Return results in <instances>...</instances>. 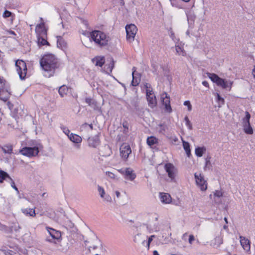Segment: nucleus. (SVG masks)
Returning a JSON list of instances; mask_svg holds the SVG:
<instances>
[{
	"instance_id": "nucleus-2",
	"label": "nucleus",
	"mask_w": 255,
	"mask_h": 255,
	"mask_svg": "<svg viewBox=\"0 0 255 255\" xmlns=\"http://www.w3.org/2000/svg\"><path fill=\"white\" fill-rule=\"evenodd\" d=\"M91 38L100 46L107 45L110 38L104 32L100 30H94L91 33Z\"/></svg>"
},
{
	"instance_id": "nucleus-11",
	"label": "nucleus",
	"mask_w": 255,
	"mask_h": 255,
	"mask_svg": "<svg viewBox=\"0 0 255 255\" xmlns=\"http://www.w3.org/2000/svg\"><path fill=\"white\" fill-rule=\"evenodd\" d=\"M119 171L124 174L125 178L130 181H133L136 177V175L133 173V170L130 168H127L125 169H121Z\"/></svg>"
},
{
	"instance_id": "nucleus-18",
	"label": "nucleus",
	"mask_w": 255,
	"mask_h": 255,
	"mask_svg": "<svg viewBox=\"0 0 255 255\" xmlns=\"http://www.w3.org/2000/svg\"><path fill=\"white\" fill-rule=\"evenodd\" d=\"M47 230L53 239L58 240L61 238V234L60 231L49 227L47 228Z\"/></svg>"
},
{
	"instance_id": "nucleus-52",
	"label": "nucleus",
	"mask_w": 255,
	"mask_h": 255,
	"mask_svg": "<svg viewBox=\"0 0 255 255\" xmlns=\"http://www.w3.org/2000/svg\"><path fill=\"white\" fill-rule=\"evenodd\" d=\"M185 125L186 126V127L189 129H191L192 127V124L190 122V121H187V122L185 123Z\"/></svg>"
},
{
	"instance_id": "nucleus-4",
	"label": "nucleus",
	"mask_w": 255,
	"mask_h": 255,
	"mask_svg": "<svg viewBox=\"0 0 255 255\" xmlns=\"http://www.w3.org/2000/svg\"><path fill=\"white\" fill-rule=\"evenodd\" d=\"M125 28L127 40L130 42L133 41L137 31L136 26L133 24H130L127 25Z\"/></svg>"
},
{
	"instance_id": "nucleus-63",
	"label": "nucleus",
	"mask_w": 255,
	"mask_h": 255,
	"mask_svg": "<svg viewBox=\"0 0 255 255\" xmlns=\"http://www.w3.org/2000/svg\"><path fill=\"white\" fill-rule=\"evenodd\" d=\"M228 227L227 225H224L223 226V229H225V230H227V229H228Z\"/></svg>"
},
{
	"instance_id": "nucleus-10",
	"label": "nucleus",
	"mask_w": 255,
	"mask_h": 255,
	"mask_svg": "<svg viewBox=\"0 0 255 255\" xmlns=\"http://www.w3.org/2000/svg\"><path fill=\"white\" fill-rule=\"evenodd\" d=\"M161 101L162 104L164 106L165 110L170 113L172 112V108L170 106V101L169 97L168 96L166 93H163L161 95Z\"/></svg>"
},
{
	"instance_id": "nucleus-17",
	"label": "nucleus",
	"mask_w": 255,
	"mask_h": 255,
	"mask_svg": "<svg viewBox=\"0 0 255 255\" xmlns=\"http://www.w3.org/2000/svg\"><path fill=\"white\" fill-rule=\"evenodd\" d=\"M132 80L131 81V85L132 86H137L140 81V77L138 73H136V68L135 67L132 68Z\"/></svg>"
},
{
	"instance_id": "nucleus-28",
	"label": "nucleus",
	"mask_w": 255,
	"mask_h": 255,
	"mask_svg": "<svg viewBox=\"0 0 255 255\" xmlns=\"http://www.w3.org/2000/svg\"><path fill=\"white\" fill-rule=\"evenodd\" d=\"M146 142L149 146L152 147L154 145L158 142V139L155 137L151 136L147 137Z\"/></svg>"
},
{
	"instance_id": "nucleus-53",
	"label": "nucleus",
	"mask_w": 255,
	"mask_h": 255,
	"mask_svg": "<svg viewBox=\"0 0 255 255\" xmlns=\"http://www.w3.org/2000/svg\"><path fill=\"white\" fill-rule=\"evenodd\" d=\"M114 67V61L113 59L112 60L111 63L109 65L110 71L111 72Z\"/></svg>"
},
{
	"instance_id": "nucleus-39",
	"label": "nucleus",
	"mask_w": 255,
	"mask_h": 255,
	"mask_svg": "<svg viewBox=\"0 0 255 255\" xmlns=\"http://www.w3.org/2000/svg\"><path fill=\"white\" fill-rule=\"evenodd\" d=\"M182 0H170L171 4L177 8H182Z\"/></svg>"
},
{
	"instance_id": "nucleus-40",
	"label": "nucleus",
	"mask_w": 255,
	"mask_h": 255,
	"mask_svg": "<svg viewBox=\"0 0 255 255\" xmlns=\"http://www.w3.org/2000/svg\"><path fill=\"white\" fill-rule=\"evenodd\" d=\"M175 49L176 51V53L179 55H184V51L183 50V47L181 45H175Z\"/></svg>"
},
{
	"instance_id": "nucleus-7",
	"label": "nucleus",
	"mask_w": 255,
	"mask_h": 255,
	"mask_svg": "<svg viewBox=\"0 0 255 255\" xmlns=\"http://www.w3.org/2000/svg\"><path fill=\"white\" fill-rule=\"evenodd\" d=\"M61 224L63 227L71 234L76 233L77 230L74 224L68 218H65L63 219Z\"/></svg>"
},
{
	"instance_id": "nucleus-1",
	"label": "nucleus",
	"mask_w": 255,
	"mask_h": 255,
	"mask_svg": "<svg viewBox=\"0 0 255 255\" xmlns=\"http://www.w3.org/2000/svg\"><path fill=\"white\" fill-rule=\"evenodd\" d=\"M39 63L45 72L44 76L47 77L53 76L56 70L61 66L59 59L52 54L44 55L40 59Z\"/></svg>"
},
{
	"instance_id": "nucleus-32",
	"label": "nucleus",
	"mask_w": 255,
	"mask_h": 255,
	"mask_svg": "<svg viewBox=\"0 0 255 255\" xmlns=\"http://www.w3.org/2000/svg\"><path fill=\"white\" fill-rule=\"evenodd\" d=\"M206 150V149L204 146L197 147L195 148V153L197 156L201 157Z\"/></svg>"
},
{
	"instance_id": "nucleus-44",
	"label": "nucleus",
	"mask_w": 255,
	"mask_h": 255,
	"mask_svg": "<svg viewBox=\"0 0 255 255\" xmlns=\"http://www.w3.org/2000/svg\"><path fill=\"white\" fill-rule=\"evenodd\" d=\"M12 12H11L10 11L7 10H5L3 12V14H2V16L4 18H7V17L12 16Z\"/></svg>"
},
{
	"instance_id": "nucleus-55",
	"label": "nucleus",
	"mask_w": 255,
	"mask_h": 255,
	"mask_svg": "<svg viewBox=\"0 0 255 255\" xmlns=\"http://www.w3.org/2000/svg\"><path fill=\"white\" fill-rule=\"evenodd\" d=\"M202 84H203L204 86H205V87H208H208H209V83H208V82L207 81H203V82H202Z\"/></svg>"
},
{
	"instance_id": "nucleus-58",
	"label": "nucleus",
	"mask_w": 255,
	"mask_h": 255,
	"mask_svg": "<svg viewBox=\"0 0 255 255\" xmlns=\"http://www.w3.org/2000/svg\"><path fill=\"white\" fill-rule=\"evenodd\" d=\"M252 74L253 76V77L255 79V65L254 66V68L252 70Z\"/></svg>"
},
{
	"instance_id": "nucleus-21",
	"label": "nucleus",
	"mask_w": 255,
	"mask_h": 255,
	"mask_svg": "<svg viewBox=\"0 0 255 255\" xmlns=\"http://www.w3.org/2000/svg\"><path fill=\"white\" fill-rule=\"evenodd\" d=\"M68 137L71 141L75 143H81L82 140L81 136L73 133H71L69 135H68Z\"/></svg>"
},
{
	"instance_id": "nucleus-22",
	"label": "nucleus",
	"mask_w": 255,
	"mask_h": 255,
	"mask_svg": "<svg viewBox=\"0 0 255 255\" xmlns=\"http://www.w3.org/2000/svg\"><path fill=\"white\" fill-rule=\"evenodd\" d=\"M147 100L148 102V106L151 108L156 106L157 102L155 96L153 94L151 96L146 97Z\"/></svg>"
},
{
	"instance_id": "nucleus-56",
	"label": "nucleus",
	"mask_w": 255,
	"mask_h": 255,
	"mask_svg": "<svg viewBox=\"0 0 255 255\" xmlns=\"http://www.w3.org/2000/svg\"><path fill=\"white\" fill-rule=\"evenodd\" d=\"M7 33L9 34H11V35H16V33L14 31H12V30H7Z\"/></svg>"
},
{
	"instance_id": "nucleus-61",
	"label": "nucleus",
	"mask_w": 255,
	"mask_h": 255,
	"mask_svg": "<svg viewBox=\"0 0 255 255\" xmlns=\"http://www.w3.org/2000/svg\"><path fill=\"white\" fill-rule=\"evenodd\" d=\"M5 228V226L3 225H0V230H3Z\"/></svg>"
},
{
	"instance_id": "nucleus-48",
	"label": "nucleus",
	"mask_w": 255,
	"mask_h": 255,
	"mask_svg": "<svg viewBox=\"0 0 255 255\" xmlns=\"http://www.w3.org/2000/svg\"><path fill=\"white\" fill-rule=\"evenodd\" d=\"M62 129L63 130V132L67 136L68 135H69L71 133L69 129L66 127H63L62 128Z\"/></svg>"
},
{
	"instance_id": "nucleus-9",
	"label": "nucleus",
	"mask_w": 255,
	"mask_h": 255,
	"mask_svg": "<svg viewBox=\"0 0 255 255\" xmlns=\"http://www.w3.org/2000/svg\"><path fill=\"white\" fill-rule=\"evenodd\" d=\"M120 150V155L124 160H127L128 158L129 154L131 152L130 146L127 144H122Z\"/></svg>"
},
{
	"instance_id": "nucleus-24",
	"label": "nucleus",
	"mask_w": 255,
	"mask_h": 255,
	"mask_svg": "<svg viewBox=\"0 0 255 255\" xmlns=\"http://www.w3.org/2000/svg\"><path fill=\"white\" fill-rule=\"evenodd\" d=\"M85 102L94 110H96L98 108L97 102L91 98H86Z\"/></svg>"
},
{
	"instance_id": "nucleus-34",
	"label": "nucleus",
	"mask_w": 255,
	"mask_h": 255,
	"mask_svg": "<svg viewBox=\"0 0 255 255\" xmlns=\"http://www.w3.org/2000/svg\"><path fill=\"white\" fill-rule=\"evenodd\" d=\"M46 36H42L37 37V42L39 45H49L48 42L45 39Z\"/></svg>"
},
{
	"instance_id": "nucleus-19",
	"label": "nucleus",
	"mask_w": 255,
	"mask_h": 255,
	"mask_svg": "<svg viewBox=\"0 0 255 255\" xmlns=\"http://www.w3.org/2000/svg\"><path fill=\"white\" fill-rule=\"evenodd\" d=\"M160 198L161 202L164 204H169L172 200L170 194L166 193H160Z\"/></svg>"
},
{
	"instance_id": "nucleus-45",
	"label": "nucleus",
	"mask_w": 255,
	"mask_h": 255,
	"mask_svg": "<svg viewBox=\"0 0 255 255\" xmlns=\"http://www.w3.org/2000/svg\"><path fill=\"white\" fill-rule=\"evenodd\" d=\"M217 99L219 103H221L222 105L224 104L225 101L224 98L221 97L218 93H217Z\"/></svg>"
},
{
	"instance_id": "nucleus-12",
	"label": "nucleus",
	"mask_w": 255,
	"mask_h": 255,
	"mask_svg": "<svg viewBox=\"0 0 255 255\" xmlns=\"http://www.w3.org/2000/svg\"><path fill=\"white\" fill-rule=\"evenodd\" d=\"M240 244L243 249L246 252L250 251L251 243L249 240L244 236H240Z\"/></svg>"
},
{
	"instance_id": "nucleus-27",
	"label": "nucleus",
	"mask_w": 255,
	"mask_h": 255,
	"mask_svg": "<svg viewBox=\"0 0 255 255\" xmlns=\"http://www.w3.org/2000/svg\"><path fill=\"white\" fill-rule=\"evenodd\" d=\"M223 243L222 239L220 237H216L214 240L212 241L211 245L214 248L219 247Z\"/></svg>"
},
{
	"instance_id": "nucleus-41",
	"label": "nucleus",
	"mask_w": 255,
	"mask_h": 255,
	"mask_svg": "<svg viewBox=\"0 0 255 255\" xmlns=\"http://www.w3.org/2000/svg\"><path fill=\"white\" fill-rule=\"evenodd\" d=\"M98 191L100 197L101 198H104V196L105 195L106 193L104 188L100 185H98Z\"/></svg>"
},
{
	"instance_id": "nucleus-38",
	"label": "nucleus",
	"mask_w": 255,
	"mask_h": 255,
	"mask_svg": "<svg viewBox=\"0 0 255 255\" xmlns=\"http://www.w3.org/2000/svg\"><path fill=\"white\" fill-rule=\"evenodd\" d=\"M155 237L156 236L155 235L150 236V237H149L148 238L147 241H143L142 242V245L143 246H145L147 248V249L148 250L149 249V246H150V244L151 242L152 241L153 238H155Z\"/></svg>"
},
{
	"instance_id": "nucleus-25",
	"label": "nucleus",
	"mask_w": 255,
	"mask_h": 255,
	"mask_svg": "<svg viewBox=\"0 0 255 255\" xmlns=\"http://www.w3.org/2000/svg\"><path fill=\"white\" fill-rule=\"evenodd\" d=\"M93 61L95 63L96 66L102 67L105 63V58L104 57H97L93 59Z\"/></svg>"
},
{
	"instance_id": "nucleus-43",
	"label": "nucleus",
	"mask_w": 255,
	"mask_h": 255,
	"mask_svg": "<svg viewBox=\"0 0 255 255\" xmlns=\"http://www.w3.org/2000/svg\"><path fill=\"white\" fill-rule=\"evenodd\" d=\"M147 228L149 231L150 233L152 232L153 231L156 232V231H158V226H155V225L154 226V228H151V225H148L147 226Z\"/></svg>"
},
{
	"instance_id": "nucleus-23",
	"label": "nucleus",
	"mask_w": 255,
	"mask_h": 255,
	"mask_svg": "<svg viewBox=\"0 0 255 255\" xmlns=\"http://www.w3.org/2000/svg\"><path fill=\"white\" fill-rule=\"evenodd\" d=\"M10 93L3 90L0 91V99L4 102L7 101L9 98Z\"/></svg>"
},
{
	"instance_id": "nucleus-33",
	"label": "nucleus",
	"mask_w": 255,
	"mask_h": 255,
	"mask_svg": "<svg viewBox=\"0 0 255 255\" xmlns=\"http://www.w3.org/2000/svg\"><path fill=\"white\" fill-rule=\"evenodd\" d=\"M207 75L209 78L211 80V81L215 83L216 84H217L218 81L220 80L221 78L217 74L214 73H207Z\"/></svg>"
},
{
	"instance_id": "nucleus-29",
	"label": "nucleus",
	"mask_w": 255,
	"mask_h": 255,
	"mask_svg": "<svg viewBox=\"0 0 255 255\" xmlns=\"http://www.w3.org/2000/svg\"><path fill=\"white\" fill-rule=\"evenodd\" d=\"M68 91V87L65 85H62L59 87L58 93L61 97L63 98L67 95Z\"/></svg>"
},
{
	"instance_id": "nucleus-16",
	"label": "nucleus",
	"mask_w": 255,
	"mask_h": 255,
	"mask_svg": "<svg viewBox=\"0 0 255 255\" xmlns=\"http://www.w3.org/2000/svg\"><path fill=\"white\" fill-rule=\"evenodd\" d=\"M35 32L37 37L46 36V30L44 27V23H41L37 24L35 27Z\"/></svg>"
},
{
	"instance_id": "nucleus-36",
	"label": "nucleus",
	"mask_w": 255,
	"mask_h": 255,
	"mask_svg": "<svg viewBox=\"0 0 255 255\" xmlns=\"http://www.w3.org/2000/svg\"><path fill=\"white\" fill-rule=\"evenodd\" d=\"M144 87L146 89V96H149L153 95L154 93L152 91V89L150 86V85L148 83L144 84Z\"/></svg>"
},
{
	"instance_id": "nucleus-13",
	"label": "nucleus",
	"mask_w": 255,
	"mask_h": 255,
	"mask_svg": "<svg viewBox=\"0 0 255 255\" xmlns=\"http://www.w3.org/2000/svg\"><path fill=\"white\" fill-rule=\"evenodd\" d=\"M166 172L168 173V177L172 180L175 178V167L171 163H167L164 166Z\"/></svg>"
},
{
	"instance_id": "nucleus-64",
	"label": "nucleus",
	"mask_w": 255,
	"mask_h": 255,
	"mask_svg": "<svg viewBox=\"0 0 255 255\" xmlns=\"http://www.w3.org/2000/svg\"><path fill=\"white\" fill-rule=\"evenodd\" d=\"M224 219V221H225L226 223L228 224V219H227V217H225Z\"/></svg>"
},
{
	"instance_id": "nucleus-50",
	"label": "nucleus",
	"mask_w": 255,
	"mask_h": 255,
	"mask_svg": "<svg viewBox=\"0 0 255 255\" xmlns=\"http://www.w3.org/2000/svg\"><path fill=\"white\" fill-rule=\"evenodd\" d=\"M169 35H170V37L172 38V39L173 40H174V41H175L176 38H175V34L173 32V31L171 30L169 32Z\"/></svg>"
},
{
	"instance_id": "nucleus-54",
	"label": "nucleus",
	"mask_w": 255,
	"mask_h": 255,
	"mask_svg": "<svg viewBox=\"0 0 255 255\" xmlns=\"http://www.w3.org/2000/svg\"><path fill=\"white\" fill-rule=\"evenodd\" d=\"M208 164H210V161L209 159H208L207 158H206V159L205 166L204 167L205 169H206V168H207V167L208 165Z\"/></svg>"
},
{
	"instance_id": "nucleus-20",
	"label": "nucleus",
	"mask_w": 255,
	"mask_h": 255,
	"mask_svg": "<svg viewBox=\"0 0 255 255\" xmlns=\"http://www.w3.org/2000/svg\"><path fill=\"white\" fill-rule=\"evenodd\" d=\"M57 47L62 50L67 47V43L61 36H56Z\"/></svg>"
},
{
	"instance_id": "nucleus-42",
	"label": "nucleus",
	"mask_w": 255,
	"mask_h": 255,
	"mask_svg": "<svg viewBox=\"0 0 255 255\" xmlns=\"http://www.w3.org/2000/svg\"><path fill=\"white\" fill-rule=\"evenodd\" d=\"M8 180L10 181V185L11 187L13 188L17 192V193H19L18 189L15 186L14 181L11 179V177H9Z\"/></svg>"
},
{
	"instance_id": "nucleus-15",
	"label": "nucleus",
	"mask_w": 255,
	"mask_h": 255,
	"mask_svg": "<svg viewBox=\"0 0 255 255\" xmlns=\"http://www.w3.org/2000/svg\"><path fill=\"white\" fill-rule=\"evenodd\" d=\"M88 143L89 146L93 148H96L100 143L99 136L95 135L89 137L88 139Z\"/></svg>"
},
{
	"instance_id": "nucleus-47",
	"label": "nucleus",
	"mask_w": 255,
	"mask_h": 255,
	"mask_svg": "<svg viewBox=\"0 0 255 255\" xmlns=\"http://www.w3.org/2000/svg\"><path fill=\"white\" fill-rule=\"evenodd\" d=\"M184 105L187 106L188 107V110L189 111H191L192 110V105L190 104V102L189 101H186L184 102Z\"/></svg>"
},
{
	"instance_id": "nucleus-59",
	"label": "nucleus",
	"mask_w": 255,
	"mask_h": 255,
	"mask_svg": "<svg viewBox=\"0 0 255 255\" xmlns=\"http://www.w3.org/2000/svg\"><path fill=\"white\" fill-rule=\"evenodd\" d=\"M115 193H116V195L117 197L118 198H119L120 196V195H121L120 192L118 191H116Z\"/></svg>"
},
{
	"instance_id": "nucleus-62",
	"label": "nucleus",
	"mask_w": 255,
	"mask_h": 255,
	"mask_svg": "<svg viewBox=\"0 0 255 255\" xmlns=\"http://www.w3.org/2000/svg\"><path fill=\"white\" fill-rule=\"evenodd\" d=\"M184 120L185 121V123L187 122V121H190L189 119H188V117L186 116L184 118Z\"/></svg>"
},
{
	"instance_id": "nucleus-26",
	"label": "nucleus",
	"mask_w": 255,
	"mask_h": 255,
	"mask_svg": "<svg viewBox=\"0 0 255 255\" xmlns=\"http://www.w3.org/2000/svg\"><path fill=\"white\" fill-rule=\"evenodd\" d=\"M214 201L217 204H220L221 202V197L223 194L221 191L216 190L214 194Z\"/></svg>"
},
{
	"instance_id": "nucleus-57",
	"label": "nucleus",
	"mask_w": 255,
	"mask_h": 255,
	"mask_svg": "<svg viewBox=\"0 0 255 255\" xmlns=\"http://www.w3.org/2000/svg\"><path fill=\"white\" fill-rule=\"evenodd\" d=\"M123 127L125 129H128V123L127 122L123 123Z\"/></svg>"
},
{
	"instance_id": "nucleus-3",
	"label": "nucleus",
	"mask_w": 255,
	"mask_h": 255,
	"mask_svg": "<svg viewBox=\"0 0 255 255\" xmlns=\"http://www.w3.org/2000/svg\"><path fill=\"white\" fill-rule=\"evenodd\" d=\"M15 67L19 78L21 80L25 79L27 72V68L25 62L21 60H17L15 62Z\"/></svg>"
},
{
	"instance_id": "nucleus-8",
	"label": "nucleus",
	"mask_w": 255,
	"mask_h": 255,
	"mask_svg": "<svg viewBox=\"0 0 255 255\" xmlns=\"http://www.w3.org/2000/svg\"><path fill=\"white\" fill-rule=\"evenodd\" d=\"M195 178L197 185L200 188L202 191H205L207 188V184L204 180V176L201 174H194Z\"/></svg>"
},
{
	"instance_id": "nucleus-49",
	"label": "nucleus",
	"mask_w": 255,
	"mask_h": 255,
	"mask_svg": "<svg viewBox=\"0 0 255 255\" xmlns=\"http://www.w3.org/2000/svg\"><path fill=\"white\" fill-rule=\"evenodd\" d=\"M104 200L106 201L107 202H111L112 201V198L109 195H106L104 196V198H102Z\"/></svg>"
},
{
	"instance_id": "nucleus-30",
	"label": "nucleus",
	"mask_w": 255,
	"mask_h": 255,
	"mask_svg": "<svg viewBox=\"0 0 255 255\" xmlns=\"http://www.w3.org/2000/svg\"><path fill=\"white\" fill-rule=\"evenodd\" d=\"M22 212L27 216L34 217L35 215V210L32 208L22 209Z\"/></svg>"
},
{
	"instance_id": "nucleus-51",
	"label": "nucleus",
	"mask_w": 255,
	"mask_h": 255,
	"mask_svg": "<svg viewBox=\"0 0 255 255\" xmlns=\"http://www.w3.org/2000/svg\"><path fill=\"white\" fill-rule=\"evenodd\" d=\"M194 240H195V238H194V236L192 235H190L189 236V243L190 244H192V242L193 241H194Z\"/></svg>"
},
{
	"instance_id": "nucleus-35",
	"label": "nucleus",
	"mask_w": 255,
	"mask_h": 255,
	"mask_svg": "<svg viewBox=\"0 0 255 255\" xmlns=\"http://www.w3.org/2000/svg\"><path fill=\"white\" fill-rule=\"evenodd\" d=\"M183 146L187 156L190 157L191 154L189 143L185 141H183Z\"/></svg>"
},
{
	"instance_id": "nucleus-46",
	"label": "nucleus",
	"mask_w": 255,
	"mask_h": 255,
	"mask_svg": "<svg viewBox=\"0 0 255 255\" xmlns=\"http://www.w3.org/2000/svg\"><path fill=\"white\" fill-rule=\"evenodd\" d=\"M106 175L111 179H115L116 177L115 174L110 171H106Z\"/></svg>"
},
{
	"instance_id": "nucleus-5",
	"label": "nucleus",
	"mask_w": 255,
	"mask_h": 255,
	"mask_svg": "<svg viewBox=\"0 0 255 255\" xmlns=\"http://www.w3.org/2000/svg\"><path fill=\"white\" fill-rule=\"evenodd\" d=\"M19 152L24 156L30 157L38 155L39 150L37 147H24L20 150Z\"/></svg>"
},
{
	"instance_id": "nucleus-60",
	"label": "nucleus",
	"mask_w": 255,
	"mask_h": 255,
	"mask_svg": "<svg viewBox=\"0 0 255 255\" xmlns=\"http://www.w3.org/2000/svg\"><path fill=\"white\" fill-rule=\"evenodd\" d=\"M153 255H159L157 251H154L153 253Z\"/></svg>"
},
{
	"instance_id": "nucleus-31",
	"label": "nucleus",
	"mask_w": 255,
	"mask_h": 255,
	"mask_svg": "<svg viewBox=\"0 0 255 255\" xmlns=\"http://www.w3.org/2000/svg\"><path fill=\"white\" fill-rule=\"evenodd\" d=\"M13 146L11 144H7L3 145L2 150L5 153L10 154L12 153Z\"/></svg>"
},
{
	"instance_id": "nucleus-6",
	"label": "nucleus",
	"mask_w": 255,
	"mask_h": 255,
	"mask_svg": "<svg viewBox=\"0 0 255 255\" xmlns=\"http://www.w3.org/2000/svg\"><path fill=\"white\" fill-rule=\"evenodd\" d=\"M251 118V115L249 112H246V116L243 119V128L245 132L247 134H252L253 133V129L252 128L250 119Z\"/></svg>"
},
{
	"instance_id": "nucleus-14",
	"label": "nucleus",
	"mask_w": 255,
	"mask_h": 255,
	"mask_svg": "<svg viewBox=\"0 0 255 255\" xmlns=\"http://www.w3.org/2000/svg\"><path fill=\"white\" fill-rule=\"evenodd\" d=\"M232 84L233 82L229 80L227 81L221 78L217 85L218 86L221 87L223 89H229V90H230L231 89Z\"/></svg>"
},
{
	"instance_id": "nucleus-37",
	"label": "nucleus",
	"mask_w": 255,
	"mask_h": 255,
	"mask_svg": "<svg viewBox=\"0 0 255 255\" xmlns=\"http://www.w3.org/2000/svg\"><path fill=\"white\" fill-rule=\"evenodd\" d=\"M9 177H10L6 172L0 170V182H2L4 179L8 180Z\"/></svg>"
}]
</instances>
